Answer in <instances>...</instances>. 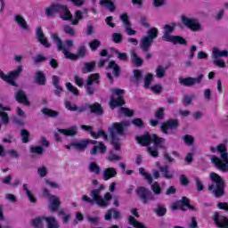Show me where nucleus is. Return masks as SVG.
<instances>
[{"instance_id":"52","label":"nucleus","mask_w":228,"mask_h":228,"mask_svg":"<svg viewBox=\"0 0 228 228\" xmlns=\"http://www.w3.org/2000/svg\"><path fill=\"white\" fill-rule=\"evenodd\" d=\"M118 114L125 115V117H133L134 115V111L126 107H120Z\"/></svg>"},{"instance_id":"35","label":"nucleus","mask_w":228,"mask_h":228,"mask_svg":"<svg viewBox=\"0 0 228 228\" xmlns=\"http://www.w3.org/2000/svg\"><path fill=\"white\" fill-rule=\"evenodd\" d=\"M99 4L102 6V8H108L109 12H115V10H117L115 3L111 0H100Z\"/></svg>"},{"instance_id":"20","label":"nucleus","mask_w":228,"mask_h":228,"mask_svg":"<svg viewBox=\"0 0 228 228\" xmlns=\"http://www.w3.org/2000/svg\"><path fill=\"white\" fill-rule=\"evenodd\" d=\"M15 101L19 102V104H23V106H31V102L28 99V95L22 89H19L14 94Z\"/></svg>"},{"instance_id":"25","label":"nucleus","mask_w":228,"mask_h":228,"mask_svg":"<svg viewBox=\"0 0 228 228\" xmlns=\"http://www.w3.org/2000/svg\"><path fill=\"white\" fill-rule=\"evenodd\" d=\"M126 104V100L122 95L118 96L116 99L111 97L110 102V106L111 110H115V108H120Z\"/></svg>"},{"instance_id":"41","label":"nucleus","mask_w":228,"mask_h":228,"mask_svg":"<svg viewBox=\"0 0 228 228\" xmlns=\"http://www.w3.org/2000/svg\"><path fill=\"white\" fill-rule=\"evenodd\" d=\"M41 111L44 113V115L49 117L50 118H56V117L60 116V112L47 108L42 109Z\"/></svg>"},{"instance_id":"32","label":"nucleus","mask_w":228,"mask_h":228,"mask_svg":"<svg viewBox=\"0 0 228 228\" xmlns=\"http://www.w3.org/2000/svg\"><path fill=\"white\" fill-rule=\"evenodd\" d=\"M64 104L66 110H69V111H78V113H84V111H86V108L84 106L77 107L76 105H72V103L69 101L65 102Z\"/></svg>"},{"instance_id":"17","label":"nucleus","mask_w":228,"mask_h":228,"mask_svg":"<svg viewBox=\"0 0 228 228\" xmlns=\"http://www.w3.org/2000/svg\"><path fill=\"white\" fill-rule=\"evenodd\" d=\"M81 129L83 131H87V133H90L91 136L94 138V140H97L98 138H103V140L108 141V134L104 132V130H99L97 133L94 132V127L88 126V125H82Z\"/></svg>"},{"instance_id":"33","label":"nucleus","mask_w":228,"mask_h":228,"mask_svg":"<svg viewBox=\"0 0 228 228\" xmlns=\"http://www.w3.org/2000/svg\"><path fill=\"white\" fill-rule=\"evenodd\" d=\"M159 169L164 179H174V175L170 173V167L168 166H160Z\"/></svg>"},{"instance_id":"31","label":"nucleus","mask_w":228,"mask_h":228,"mask_svg":"<svg viewBox=\"0 0 228 228\" xmlns=\"http://www.w3.org/2000/svg\"><path fill=\"white\" fill-rule=\"evenodd\" d=\"M58 132L61 133V134H64V136H76L77 134V127L71 126L68 129L59 128Z\"/></svg>"},{"instance_id":"55","label":"nucleus","mask_w":228,"mask_h":228,"mask_svg":"<svg viewBox=\"0 0 228 228\" xmlns=\"http://www.w3.org/2000/svg\"><path fill=\"white\" fill-rule=\"evenodd\" d=\"M185 145H193L195 143V137L190 134H185L183 138Z\"/></svg>"},{"instance_id":"9","label":"nucleus","mask_w":228,"mask_h":228,"mask_svg":"<svg viewBox=\"0 0 228 228\" xmlns=\"http://www.w3.org/2000/svg\"><path fill=\"white\" fill-rule=\"evenodd\" d=\"M44 197H47L50 204L48 206V209L51 213H56L58 209H60V206H61V201L56 195H52L51 191H49L46 188L43 189Z\"/></svg>"},{"instance_id":"1","label":"nucleus","mask_w":228,"mask_h":228,"mask_svg":"<svg viewBox=\"0 0 228 228\" xmlns=\"http://www.w3.org/2000/svg\"><path fill=\"white\" fill-rule=\"evenodd\" d=\"M210 152H220L221 159L216 156H212L211 162L218 170L222 172H228V153H227V144L220 143L216 148L211 146Z\"/></svg>"},{"instance_id":"11","label":"nucleus","mask_w":228,"mask_h":228,"mask_svg":"<svg viewBox=\"0 0 228 228\" xmlns=\"http://www.w3.org/2000/svg\"><path fill=\"white\" fill-rule=\"evenodd\" d=\"M52 39L57 45L58 51H62L63 54H65V51H68V53H70V49L74 47V41L72 39H67L65 41V45H63V41L61 38H60V36L58 34H53Z\"/></svg>"},{"instance_id":"43","label":"nucleus","mask_w":228,"mask_h":228,"mask_svg":"<svg viewBox=\"0 0 228 228\" xmlns=\"http://www.w3.org/2000/svg\"><path fill=\"white\" fill-rule=\"evenodd\" d=\"M128 223L134 228H147V226H145L143 223H141L138 220L134 219L133 216H128Z\"/></svg>"},{"instance_id":"15","label":"nucleus","mask_w":228,"mask_h":228,"mask_svg":"<svg viewBox=\"0 0 228 228\" xmlns=\"http://www.w3.org/2000/svg\"><path fill=\"white\" fill-rule=\"evenodd\" d=\"M202 79H204V75L200 74L197 77H179L178 81L180 85H183V86H187L188 88H190L191 86H194V85H200V83H202Z\"/></svg>"},{"instance_id":"30","label":"nucleus","mask_w":228,"mask_h":228,"mask_svg":"<svg viewBox=\"0 0 228 228\" xmlns=\"http://www.w3.org/2000/svg\"><path fill=\"white\" fill-rule=\"evenodd\" d=\"M95 67H97V62H95V61L85 62L84 67L82 68V74H90V72H94Z\"/></svg>"},{"instance_id":"36","label":"nucleus","mask_w":228,"mask_h":228,"mask_svg":"<svg viewBox=\"0 0 228 228\" xmlns=\"http://www.w3.org/2000/svg\"><path fill=\"white\" fill-rule=\"evenodd\" d=\"M15 22L20 25L21 29L24 31H28L29 29V25H28V21L24 19V17L20 15H16L15 16Z\"/></svg>"},{"instance_id":"12","label":"nucleus","mask_w":228,"mask_h":228,"mask_svg":"<svg viewBox=\"0 0 228 228\" xmlns=\"http://www.w3.org/2000/svg\"><path fill=\"white\" fill-rule=\"evenodd\" d=\"M137 197L142 200V204H147L149 201L155 200L152 191L144 186H139L135 190Z\"/></svg>"},{"instance_id":"51","label":"nucleus","mask_w":228,"mask_h":228,"mask_svg":"<svg viewBox=\"0 0 228 228\" xmlns=\"http://www.w3.org/2000/svg\"><path fill=\"white\" fill-rule=\"evenodd\" d=\"M83 19V12L81 10H77L75 12V19L71 20L73 26H77L79 24V20Z\"/></svg>"},{"instance_id":"6","label":"nucleus","mask_w":228,"mask_h":228,"mask_svg":"<svg viewBox=\"0 0 228 228\" xmlns=\"http://www.w3.org/2000/svg\"><path fill=\"white\" fill-rule=\"evenodd\" d=\"M104 188V184H101L98 189H94L91 191L90 197H92V199H90L87 195H83L82 200L84 202H87L88 204H94V202H95L100 208H108V202H106L102 196H101V191H102Z\"/></svg>"},{"instance_id":"23","label":"nucleus","mask_w":228,"mask_h":228,"mask_svg":"<svg viewBox=\"0 0 228 228\" xmlns=\"http://www.w3.org/2000/svg\"><path fill=\"white\" fill-rule=\"evenodd\" d=\"M88 143H91L92 145H97L99 142L95 140H82L78 142H74L72 145L77 151H85V149L88 147Z\"/></svg>"},{"instance_id":"5","label":"nucleus","mask_w":228,"mask_h":228,"mask_svg":"<svg viewBox=\"0 0 228 228\" xmlns=\"http://www.w3.org/2000/svg\"><path fill=\"white\" fill-rule=\"evenodd\" d=\"M136 141L139 145L142 147H149L151 143H154L155 147H159V149H163V145H165V138L158 136L156 134L145 132L144 134L136 137Z\"/></svg>"},{"instance_id":"37","label":"nucleus","mask_w":228,"mask_h":228,"mask_svg":"<svg viewBox=\"0 0 228 228\" xmlns=\"http://www.w3.org/2000/svg\"><path fill=\"white\" fill-rule=\"evenodd\" d=\"M89 85H99L101 83V75L99 73L91 74L86 80Z\"/></svg>"},{"instance_id":"59","label":"nucleus","mask_w":228,"mask_h":228,"mask_svg":"<svg viewBox=\"0 0 228 228\" xmlns=\"http://www.w3.org/2000/svg\"><path fill=\"white\" fill-rule=\"evenodd\" d=\"M120 20L126 26H131V20H129V15L126 12L122 13L119 16Z\"/></svg>"},{"instance_id":"13","label":"nucleus","mask_w":228,"mask_h":228,"mask_svg":"<svg viewBox=\"0 0 228 228\" xmlns=\"http://www.w3.org/2000/svg\"><path fill=\"white\" fill-rule=\"evenodd\" d=\"M64 56L66 60H71V61H76V60H79V58L83 59L86 56V46L79 45L77 53H72L64 49Z\"/></svg>"},{"instance_id":"22","label":"nucleus","mask_w":228,"mask_h":228,"mask_svg":"<svg viewBox=\"0 0 228 228\" xmlns=\"http://www.w3.org/2000/svg\"><path fill=\"white\" fill-rule=\"evenodd\" d=\"M175 26L177 24L175 23H171V25L166 24L164 26V35L162 36V40L164 42H168L174 36H171L172 33H174V30L175 29Z\"/></svg>"},{"instance_id":"24","label":"nucleus","mask_w":228,"mask_h":228,"mask_svg":"<svg viewBox=\"0 0 228 228\" xmlns=\"http://www.w3.org/2000/svg\"><path fill=\"white\" fill-rule=\"evenodd\" d=\"M86 106L90 110L91 113L94 115H104V109H102V105L99 102H94L93 104L86 103Z\"/></svg>"},{"instance_id":"44","label":"nucleus","mask_w":228,"mask_h":228,"mask_svg":"<svg viewBox=\"0 0 228 228\" xmlns=\"http://www.w3.org/2000/svg\"><path fill=\"white\" fill-rule=\"evenodd\" d=\"M23 191H25L29 202L35 204L37 202V198L35 197V195H33V193H31V191H29V189L28 188V183L23 184Z\"/></svg>"},{"instance_id":"53","label":"nucleus","mask_w":228,"mask_h":228,"mask_svg":"<svg viewBox=\"0 0 228 228\" xmlns=\"http://www.w3.org/2000/svg\"><path fill=\"white\" fill-rule=\"evenodd\" d=\"M155 118L157 120H163L165 118V108L160 107L155 111Z\"/></svg>"},{"instance_id":"8","label":"nucleus","mask_w":228,"mask_h":228,"mask_svg":"<svg viewBox=\"0 0 228 228\" xmlns=\"http://www.w3.org/2000/svg\"><path fill=\"white\" fill-rule=\"evenodd\" d=\"M131 123L129 121H121V122H115L111 125V126L109 128L110 131V136L114 138H118L119 136H122L126 131V127H128Z\"/></svg>"},{"instance_id":"62","label":"nucleus","mask_w":228,"mask_h":228,"mask_svg":"<svg viewBox=\"0 0 228 228\" xmlns=\"http://www.w3.org/2000/svg\"><path fill=\"white\" fill-rule=\"evenodd\" d=\"M132 124L135 126V127H139V129H142L145 124L143 123V120L140 118H134L132 120Z\"/></svg>"},{"instance_id":"2","label":"nucleus","mask_w":228,"mask_h":228,"mask_svg":"<svg viewBox=\"0 0 228 228\" xmlns=\"http://www.w3.org/2000/svg\"><path fill=\"white\" fill-rule=\"evenodd\" d=\"M56 13H59L62 20H72V13L67 5L61 4H52L45 8L46 17H54Z\"/></svg>"},{"instance_id":"49","label":"nucleus","mask_w":228,"mask_h":228,"mask_svg":"<svg viewBox=\"0 0 228 228\" xmlns=\"http://www.w3.org/2000/svg\"><path fill=\"white\" fill-rule=\"evenodd\" d=\"M89 172L95 174V175H99V174H101V167L95 162H91L89 165Z\"/></svg>"},{"instance_id":"16","label":"nucleus","mask_w":228,"mask_h":228,"mask_svg":"<svg viewBox=\"0 0 228 228\" xmlns=\"http://www.w3.org/2000/svg\"><path fill=\"white\" fill-rule=\"evenodd\" d=\"M168 129L170 131H176V129H179V120L169 118L166 122L162 123L160 126V131H162L164 134H168Z\"/></svg>"},{"instance_id":"14","label":"nucleus","mask_w":228,"mask_h":228,"mask_svg":"<svg viewBox=\"0 0 228 228\" xmlns=\"http://www.w3.org/2000/svg\"><path fill=\"white\" fill-rule=\"evenodd\" d=\"M212 53L214 56V65H216V67H219L220 69H225V61L216 60V59L227 58L228 51L227 50L220 51L218 48H213Z\"/></svg>"},{"instance_id":"21","label":"nucleus","mask_w":228,"mask_h":228,"mask_svg":"<svg viewBox=\"0 0 228 228\" xmlns=\"http://www.w3.org/2000/svg\"><path fill=\"white\" fill-rule=\"evenodd\" d=\"M213 221L216 225L219 228H228V219L225 216H221L219 212H215Z\"/></svg>"},{"instance_id":"48","label":"nucleus","mask_w":228,"mask_h":228,"mask_svg":"<svg viewBox=\"0 0 228 228\" xmlns=\"http://www.w3.org/2000/svg\"><path fill=\"white\" fill-rule=\"evenodd\" d=\"M85 89L87 95H95V94L97 93V88L95 87V86H94V84L86 83L85 85Z\"/></svg>"},{"instance_id":"58","label":"nucleus","mask_w":228,"mask_h":228,"mask_svg":"<svg viewBox=\"0 0 228 228\" xmlns=\"http://www.w3.org/2000/svg\"><path fill=\"white\" fill-rule=\"evenodd\" d=\"M110 140L115 151H120V139L118 137H110Z\"/></svg>"},{"instance_id":"29","label":"nucleus","mask_w":228,"mask_h":228,"mask_svg":"<svg viewBox=\"0 0 228 228\" xmlns=\"http://www.w3.org/2000/svg\"><path fill=\"white\" fill-rule=\"evenodd\" d=\"M117 177V169L115 167H107L103 170V181H110Z\"/></svg>"},{"instance_id":"40","label":"nucleus","mask_w":228,"mask_h":228,"mask_svg":"<svg viewBox=\"0 0 228 228\" xmlns=\"http://www.w3.org/2000/svg\"><path fill=\"white\" fill-rule=\"evenodd\" d=\"M108 69H112L115 77H118L120 76V66H118L115 61H110L109 62Z\"/></svg>"},{"instance_id":"18","label":"nucleus","mask_w":228,"mask_h":228,"mask_svg":"<svg viewBox=\"0 0 228 228\" xmlns=\"http://www.w3.org/2000/svg\"><path fill=\"white\" fill-rule=\"evenodd\" d=\"M182 22L186 28H188L191 31H200V29H201L200 24L199 22H197V20H195V19H190V18L183 15Z\"/></svg>"},{"instance_id":"45","label":"nucleus","mask_w":228,"mask_h":228,"mask_svg":"<svg viewBox=\"0 0 228 228\" xmlns=\"http://www.w3.org/2000/svg\"><path fill=\"white\" fill-rule=\"evenodd\" d=\"M139 174L141 175L144 176L145 181H147L148 184H152L153 179H152V175L150 173L145 172V169L143 167L139 168Z\"/></svg>"},{"instance_id":"50","label":"nucleus","mask_w":228,"mask_h":228,"mask_svg":"<svg viewBox=\"0 0 228 228\" xmlns=\"http://www.w3.org/2000/svg\"><path fill=\"white\" fill-rule=\"evenodd\" d=\"M101 47V40L94 39L89 43V48L93 53H95Z\"/></svg>"},{"instance_id":"34","label":"nucleus","mask_w":228,"mask_h":228,"mask_svg":"<svg viewBox=\"0 0 228 228\" xmlns=\"http://www.w3.org/2000/svg\"><path fill=\"white\" fill-rule=\"evenodd\" d=\"M130 61L134 67H142L143 65V59L140 58L136 52H132Z\"/></svg>"},{"instance_id":"64","label":"nucleus","mask_w":228,"mask_h":228,"mask_svg":"<svg viewBox=\"0 0 228 228\" xmlns=\"http://www.w3.org/2000/svg\"><path fill=\"white\" fill-rule=\"evenodd\" d=\"M0 118H2L3 124H9L10 122V117L8 116V113L4 111H0Z\"/></svg>"},{"instance_id":"39","label":"nucleus","mask_w":228,"mask_h":228,"mask_svg":"<svg viewBox=\"0 0 228 228\" xmlns=\"http://www.w3.org/2000/svg\"><path fill=\"white\" fill-rule=\"evenodd\" d=\"M45 221L46 222L47 228H60V224L53 216H45Z\"/></svg>"},{"instance_id":"27","label":"nucleus","mask_w":228,"mask_h":228,"mask_svg":"<svg viewBox=\"0 0 228 228\" xmlns=\"http://www.w3.org/2000/svg\"><path fill=\"white\" fill-rule=\"evenodd\" d=\"M108 150V147L105 146L104 142H99L98 145H94L92 150L90 151V154L92 156H95V154H104L106 151Z\"/></svg>"},{"instance_id":"19","label":"nucleus","mask_w":228,"mask_h":228,"mask_svg":"<svg viewBox=\"0 0 228 228\" xmlns=\"http://www.w3.org/2000/svg\"><path fill=\"white\" fill-rule=\"evenodd\" d=\"M36 38L37 39V42H40L44 47L46 49H49L51 47V43L47 40V37H45V34H44V29L42 27H37L36 29Z\"/></svg>"},{"instance_id":"7","label":"nucleus","mask_w":228,"mask_h":228,"mask_svg":"<svg viewBox=\"0 0 228 228\" xmlns=\"http://www.w3.org/2000/svg\"><path fill=\"white\" fill-rule=\"evenodd\" d=\"M159 34V31L156 28V27H152L147 31V36L143 37L140 43V49L142 51V53H149L151 45H152L154 40L158 38Z\"/></svg>"},{"instance_id":"10","label":"nucleus","mask_w":228,"mask_h":228,"mask_svg":"<svg viewBox=\"0 0 228 228\" xmlns=\"http://www.w3.org/2000/svg\"><path fill=\"white\" fill-rule=\"evenodd\" d=\"M20 72H22V66H18L16 69L11 71L9 75L4 74V72L1 71L0 69V78L5 83H8L12 86H19L17 82H15V77H19L20 76Z\"/></svg>"},{"instance_id":"28","label":"nucleus","mask_w":228,"mask_h":228,"mask_svg":"<svg viewBox=\"0 0 228 228\" xmlns=\"http://www.w3.org/2000/svg\"><path fill=\"white\" fill-rule=\"evenodd\" d=\"M52 81L54 88H56V90L53 91V94L57 95V97H60V95H61V92H63V87L60 86V77L56 75H53L52 77Z\"/></svg>"},{"instance_id":"61","label":"nucleus","mask_w":228,"mask_h":228,"mask_svg":"<svg viewBox=\"0 0 228 228\" xmlns=\"http://www.w3.org/2000/svg\"><path fill=\"white\" fill-rule=\"evenodd\" d=\"M165 74H167L165 68H163V66H158V68L156 69L157 77L161 79V77H165Z\"/></svg>"},{"instance_id":"56","label":"nucleus","mask_w":228,"mask_h":228,"mask_svg":"<svg viewBox=\"0 0 228 228\" xmlns=\"http://www.w3.org/2000/svg\"><path fill=\"white\" fill-rule=\"evenodd\" d=\"M30 152L32 154H37L38 156H42L44 154V148L42 146L30 147Z\"/></svg>"},{"instance_id":"54","label":"nucleus","mask_w":228,"mask_h":228,"mask_svg":"<svg viewBox=\"0 0 228 228\" xmlns=\"http://www.w3.org/2000/svg\"><path fill=\"white\" fill-rule=\"evenodd\" d=\"M152 79H154V76L152 73H148L144 77V88L148 89L151 87V83H152Z\"/></svg>"},{"instance_id":"60","label":"nucleus","mask_w":228,"mask_h":228,"mask_svg":"<svg viewBox=\"0 0 228 228\" xmlns=\"http://www.w3.org/2000/svg\"><path fill=\"white\" fill-rule=\"evenodd\" d=\"M66 88L69 92H72L74 95H79V90H77L76 86H72L70 82L66 83Z\"/></svg>"},{"instance_id":"57","label":"nucleus","mask_w":228,"mask_h":228,"mask_svg":"<svg viewBox=\"0 0 228 228\" xmlns=\"http://www.w3.org/2000/svg\"><path fill=\"white\" fill-rule=\"evenodd\" d=\"M151 191H153L154 195H160L161 194V186L158 182H154L151 184Z\"/></svg>"},{"instance_id":"26","label":"nucleus","mask_w":228,"mask_h":228,"mask_svg":"<svg viewBox=\"0 0 228 228\" xmlns=\"http://www.w3.org/2000/svg\"><path fill=\"white\" fill-rule=\"evenodd\" d=\"M35 83L39 86H45L47 85V77L43 71H37L35 74Z\"/></svg>"},{"instance_id":"63","label":"nucleus","mask_w":228,"mask_h":228,"mask_svg":"<svg viewBox=\"0 0 228 228\" xmlns=\"http://www.w3.org/2000/svg\"><path fill=\"white\" fill-rule=\"evenodd\" d=\"M112 41L114 42V44H122V34L113 33Z\"/></svg>"},{"instance_id":"42","label":"nucleus","mask_w":228,"mask_h":228,"mask_svg":"<svg viewBox=\"0 0 228 228\" xmlns=\"http://www.w3.org/2000/svg\"><path fill=\"white\" fill-rule=\"evenodd\" d=\"M44 220L45 216H38L31 220V224L35 228H44Z\"/></svg>"},{"instance_id":"4","label":"nucleus","mask_w":228,"mask_h":228,"mask_svg":"<svg viewBox=\"0 0 228 228\" xmlns=\"http://www.w3.org/2000/svg\"><path fill=\"white\" fill-rule=\"evenodd\" d=\"M212 183L208 185V191H212L216 199H220L225 195V181L216 173H210Z\"/></svg>"},{"instance_id":"47","label":"nucleus","mask_w":228,"mask_h":228,"mask_svg":"<svg viewBox=\"0 0 228 228\" xmlns=\"http://www.w3.org/2000/svg\"><path fill=\"white\" fill-rule=\"evenodd\" d=\"M154 213L157 216H165V215H167V208H165V205H157V208L154 209Z\"/></svg>"},{"instance_id":"3","label":"nucleus","mask_w":228,"mask_h":228,"mask_svg":"<svg viewBox=\"0 0 228 228\" xmlns=\"http://www.w3.org/2000/svg\"><path fill=\"white\" fill-rule=\"evenodd\" d=\"M56 13H59L62 20H72V13L67 5L61 4H52L45 8L46 17H54Z\"/></svg>"},{"instance_id":"46","label":"nucleus","mask_w":228,"mask_h":228,"mask_svg":"<svg viewBox=\"0 0 228 228\" xmlns=\"http://www.w3.org/2000/svg\"><path fill=\"white\" fill-rule=\"evenodd\" d=\"M20 136L22 143H29V142H31V135L27 129L20 130Z\"/></svg>"},{"instance_id":"38","label":"nucleus","mask_w":228,"mask_h":228,"mask_svg":"<svg viewBox=\"0 0 228 228\" xmlns=\"http://www.w3.org/2000/svg\"><path fill=\"white\" fill-rule=\"evenodd\" d=\"M167 42H172L173 44H175V45H177V44H179L180 45H188V41H186V39H184V37L181 36H173Z\"/></svg>"}]
</instances>
